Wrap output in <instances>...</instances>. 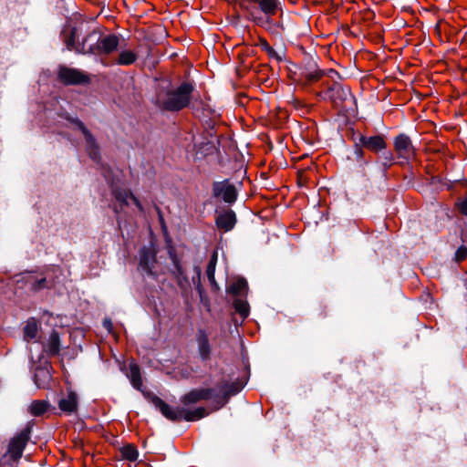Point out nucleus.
I'll return each mask as SVG.
<instances>
[{
	"label": "nucleus",
	"mask_w": 467,
	"mask_h": 467,
	"mask_svg": "<svg viewBox=\"0 0 467 467\" xmlns=\"http://www.w3.org/2000/svg\"><path fill=\"white\" fill-rule=\"evenodd\" d=\"M238 192L235 186L229 180L213 182L211 186V202H223L231 205L237 200Z\"/></svg>",
	"instance_id": "nucleus-7"
},
{
	"label": "nucleus",
	"mask_w": 467,
	"mask_h": 467,
	"mask_svg": "<svg viewBox=\"0 0 467 467\" xmlns=\"http://www.w3.org/2000/svg\"><path fill=\"white\" fill-rule=\"evenodd\" d=\"M227 292L234 296H246L248 292V284L245 278L238 277L227 287Z\"/></svg>",
	"instance_id": "nucleus-19"
},
{
	"label": "nucleus",
	"mask_w": 467,
	"mask_h": 467,
	"mask_svg": "<svg viewBox=\"0 0 467 467\" xmlns=\"http://www.w3.org/2000/svg\"><path fill=\"white\" fill-rule=\"evenodd\" d=\"M323 75V72L317 68H308L302 72V78L306 83H312L318 80Z\"/></svg>",
	"instance_id": "nucleus-27"
},
{
	"label": "nucleus",
	"mask_w": 467,
	"mask_h": 467,
	"mask_svg": "<svg viewBox=\"0 0 467 467\" xmlns=\"http://www.w3.org/2000/svg\"><path fill=\"white\" fill-rule=\"evenodd\" d=\"M38 377H43V378H48L49 375H48V371L46 370V369H43V368H39L36 370V375H35V382L36 384L38 386V387H42V384H40L38 382Z\"/></svg>",
	"instance_id": "nucleus-31"
},
{
	"label": "nucleus",
	"mask_w": 467,
	"mask_h": 467,
	"mask_svg": "<svg viewBox=\"0 0 467 467\" xmlns=\"http://www.w3.org/2000/svg\"><path fill=\"white\" fill-rule=\"evenodd\" d=\"M45 283H46V278H41L40 280L36 282V284L34 285V288L35 289H40V288L44 287V284Z\"/></svg>",
	"instance_id": "nucleus-36"
},
{
	"label": "nucleus",
	"mask_w": 467,
	"mask_h": 467,
	"mask_svg": "<svg viewBox=\"0 0 467 467\" xmlns=\"http://www.w3.org/2000/svg\"><path fill=\"white\" fill-rule=\"evenodd\" d=\"M49 407V403L46 400H34L28 407L29 412L33 416H40L44 414Z\"/></svg>",
	"instance_id": "nucleus-23"
},
{
	"label": "nucleus",
	"mask_w": 467,
	"mask_h": 467,
	"mask_svg": "<svg viewBox=\"0 0 467 467\" xmlns=\"http://www.w3.org/2000/svg\"><path fill=\"white\" fill-rule=\"evenodd\" d=\"M211 386L206 388V416L224 407L230 398L238 394L244 388L242 381L233 380L221 370L211 371Z\"/></svg>",
	"instance_id": "nucleus-3"
},
{
	"label": "nucleus",
	"mask_w": 467,
	"mask_h": 467,
	"mask_svg": "<svg viewBox=\"0 0 467 467\" xmlns=\"http://www.w3.org/2000/svg\"><path fill=\"white\" fill-rule=\"evenodd\" d=\"M119 44V36L114 34L100 36L99 46L93 49V55H109L118 48Z\"/></svg>",
	"instance_id": "nucleus-12"
},
{
	"label": "nucleus",
	"mask_w": 467,
	"mask_h": 467,
	"mask_svg": "<svg viewBox=\"0 0 467 467\" xmlns=\"http://www.w3.org/2000/svg\"><path fill=\"white\" fill-rule=\"evenodd\" d=\"M60 350V339L58 333L53 331L48 337L47 343L46 345V351L49 355H57Z\"/></svg>",
	"instance_id": "nucleus-22"
},
{
	"label": "nucleus",
	"mask_w": 467,
	"mask_h": 467,
	"mask_svg": "<svg viewBox=\"0 0 467 467\" xmlns=\"http://www.w3.org/2000/svg\"><path fill=\"white\" fill-rule=\"evenodd\" d=\"M210 100L206 97V101ZM225 126L222 122L221 113L216 109H211L206 103V164L216 171L222 172L229 162L227 152L228 139L224 136Z\"/></svg>",
	"instance_id": "nucleus-1"
},
{
	"label": "nucleus",
	"mask_w": 467,
	"mask_h": 467,
	"mask_svg": "<svg viewBox=\"0 0 467 467\" xmlns=\"http://www.w3.org/2000/svg\"><path fill=\"white\" fill-rule=\"evenodd\" d=\"M169 253H170V255H171V259H172V262H173L174 265L176 266L177 270H178L179 272H181V268H180L179 264H178V262H177V258H176V256L172 254V251H171V250H170V252H169Z\"/></svg>",
	"instance_id": "nucleus-37"
},
{
	"label": "nucleus",
	"mask_w": 467,
	"mask_h": 467,
	"mask_svg": "<svg viewBox=\"0 0 467 467\" xmlns=\"http://www.w3.org/2000/svg\"><path fill=\"white\" fill-rule=\"evenodd\" d=\"M262 46H263V48L266 51V47H267V46H270V45L267 43V41H266V40H264V41L262 42Z\"/></svg>",
	"instance_id": "nucleus-39"
},
{
	"label": "nucleus",
	"mask_w": 467,
	"mask_h": 467,
	"mask_svg": "<svg viewBox=\"0 0 467 467\" xmlns=\"http://www.w3.org/2000/svg\"><path fill=\"white\" fill-rule=\"evenodd\" d=\"M213 60L214 64H217V60L214 56H213Z\"/></svg>",
	"instance_id": "nucleus-40"
},
{
	"label": "nucleus",
	"mask_w": 467,
	"mask_h": 467,
	"mask_svg": "<svg viewBox=\"0 0 467 467\" xmlns=\"http://www.w3.org/2000/svg\"><path fill=\"white\" fill-rule=\"evenodd\" d=\"M389 160H391V159H392V154H391V153H389Z\"/></svg>",
	"instance_id": "nucleus-41"
},
{
	"label": "nucleus",
	"mask_w": 467,
	"mask_h": 467,
	"mask_svg": "<svg viewBox=\"0 0 467 467\" xmlns=\"http://www.w3.org/2000/svg\"><path fill=\"white\" fill-rule=\"evenodd\" d=\"M30 439V428L26 427L15 435L8 445L6 452L0 460L1 467H14L22 457L24 449Z\"/></svg>",
	"instance_id": "nucleus-6"
},
{
	"label": "nucleus",
	"mask_w": 467,
	"mask_h": 467,
	"mask_svg": "<svg viewBox=\"0 0 467 467\" xmlns=\"http://www.w3.org/2000/svg\"><path fill=\"white\" fill-rule=\"evenodd\" d=\"M234 307L235 311L241 316L242 319H245L249 315V305L246 300L243 298H236L234 300Z\"/></svg>",
	"instance_id": "nucleus-25"
},
{
	"label": "nucleus",
	"mask_w": 467,
	"mask_h": 467,
	"mask_svg": "<svg viewBox=\"0 0 467 467\" xmlns=\"http://www.w3.org/2000/svg\"><path fill=\"white\" fill-rule=\"evenodd\" d=\"M204 389H193L181 398L182 407L172 408L160 398L153 399V404L170 420L196 421L204 417Z\"/></svg>",
	"instance_id": "nucleus-2"
},
{
	"label": "nucleus",
	"mask_w": 467,
	"mask_h": 467,
	"mask_svg": "<svg viewBox=\"0 0 467 467\" xmlns=\"http://www.w3.org/2000/svg\"><path fill=\"white\" fill-rule=\"evenodd\" d=\"M361 145L359 144V141L356 144V148H355V155H356V158L357 160H361L363 157H364V151L363 150L361 149Z\"/></svg>",
	"instance_id": "nucleus-33"
},
{
	"label": "nucleus",
	"mask_w": 467,
	"mask_h": 467,
	"mask_svg": "<svg viewBox=\"0 0 467 467\" xmlns=\"http://www.w3.org/2000/svg\"><path fill=\"white\" fill-rule=\"evenodd\" d=\"M103 327L109 331V332H111L112 329H113V324L111 322V320L109 319H105L103 321Z\"/></svg>",
	"instance_id": "nucleus-35"
},
{
	"label": "nucleus",
	"mask_w": 467,
	"mask_h": 467,
	"mask_svg": "<svg viewBox=\"0 0 467 467\" xmlns=\"http://www.w3.org/2000/svg\"><path fill=\"white\" fill-rule=\"evenodd\" d=\"M120 452L122 458L130 462L136 461L139 456L137 449L130 444L123 446L120 450Z\"/></svg>",
	"instance_id": "nucleus-28"
},
{
	"label": "nucleus",
	"mask_w": 467,
	"mask_h": 467,
	"mask_svg": "<svg viewBox=\"0 0 467 467\" xmlns=\"http://www.w3.org/2000/svg\"><path fill=\"white\" fill-rule=\"evenodd\" d=\"M85 26V24L81 23L79 26L70 30L68 36L66 38V45L68 50H74L82 54H93V49L99 46L100 35L93 30L79 42V33L83 32Z\"/></svg>",
	"instance_id": "nucleus-5"
},
{
	"label": "nucleus",
	"mask_w": 467,
	"mask_h": 467,
	"mask_svg": "<svg viewBox=\"0 0 467 467\" xmlns=\"http://www.w3.org/2000/svg\"><path fill=\"white\" fill-rule=\"evenodd\" d=\"M192 90L193 86L192 84L182 83L174 90L160 93L157 97V102L168 110H180L188 105Z\"/></svg>",
	"instance_id": "nucleus-4"
},
{
	"label": "nucleus",
	"mask_w": 467,
	"mask_h": 467,
	"mask_svg": "<svg viewBox=\"0 0 467 467\" xmlns=\"http://www.w3.org/2000/svg\"><path fill=\"white\" fill-rule=\"evenodd\" d=\"M137 59V55L131 50H123L119 53L117 63L122 66L133 64Z\"/></svg>",
	"instance_id": "nucleus-24"
},
{
	"label": "nucleus",
	"mask_w": 467,
	"mask_h": 467,
	"mask_svg": "<svg viewBox=\"0 0 467 467\" xmlns=\"http://www.w3.org/2000/svg\"><path fill=\"white\" fill-rule=\"evenodd\" d=\"M456 207L462 215L467 216V195L456 202Z\"/></svg>",
	"instance_id": "nucleus-30"
},
{
	"label": "nucleus",
	"mask_w": 467,
	"mask_h": 467,
	"mask_svg": "<svg viewBox=\"0 0 467 467\" xmlns=\"http://www.w3.org/2000/svg\"><path fill=\"white\" fill-rule=\"evenodd\" d=\"M199 347H200V352H201V354H202V352L204 351V343L200 341Z\"/></svg>",
	"instance_id": "nucleus-38"
},
{
	"label": "nucleus",
	"mask_w": 467,
	"mask_h": 467,
	"mask_svg": "<svg viewBox=\"0 0 467 467\" xmlns=\"http://www.w3.org/2000/svg\"><path fill=\"white\" fill-rule=\"evenodd\" d=\"M156 264V255L154 251L150 247H143L140 251L139 269L146 275L154 274L153 268Z\"/></svg>",
	"instance_id": "nucleus-13"
},
{
	"label": "nucleus",
	"mask_w": 467,
	"mask_h": 467,
	"mask_svg": "<svg viewBox=\"0 0 467 467\" xmlns=\"http://www.w3.org/2000/svg\"><path fill=\"white\" fill-rule=\"evenodd\" d=\"M266 53L268 54V56L270 57L275 58L277 60L281 59L280 56L277 54V52L271 46H267L266 47Z\"/></svg>",
	"instance_id": "nucleus-32"
},
{
	"label": "nucleus",
	"mask_w": 467,
	"mask_h": 467,
	"mask_svg": "<svg viewBox=\"0 0 467 467\" xmlns=\"http://www.w3.org/2000/svg\"><path fill=\"white\" fill-rule=\"evenodd\" d=\"M37 335V325L36 322H27L24 328V337L26 340H31L36 337Z\"/></svg>",
	"instance_id": "nucleus-29"
},
{
	"label": "nucleus",
	"mask_w": 467,
	"mask_h": 467,
	"mask_svg": "<svg viewBox=\"0 0 467 467\" xmlns=\"http://www.w3.org/2000/svg\"><path fill=\"white\" fill-rule=\"evenodd\" d=\"M78 406V394L69 389L67 394L63 396L58 401V408L66 414H72L77 412Z\"/></svg>",
	"instance_id": "nucleus-15"
},
{
	"label": "nucleus",
	"mask_w": 467,
	"mask_h": 467,
	"mask_svg": "<svg viewBox=\"0 0 467 467\" xmlns=\"http://www.w3.org/2000/svg\"><path fill=\"white\" fill-rule=\"evenodd\" d=\"M70 122L73 123L74 125H76V127L81 130V132L83 133L84 137H85V140H86V143L88 147V152H89V155L95 159L97 158V155H98V147L96 145V141H95V139L93 138V136L91 135V133L88 131V130L86 128V126L84 125V123L82 121H80L78 119L75 118V119H69Z\"/></svg>",
	"instance_id": "nucleus-17"
},
{
	"label": "nucleus",
	"mask_w": 467,
	"mask_h": 467,
	"mask_svg": "<svg viewBox=\"0 0 467 467\" xmlns=\"http://www.w3.org/2000/svg\"><path fill=\"white\" fill-rule=\"evenodd\" d=\"M130 378L134 388L140 389L141 386V378L140 368L137 364L131 363L130 366Z\"/></svg>",
	"instance_id": "nucleus-26"
},
{
	"label": "nucleus",
	"mask_w": 467,
	"mask_h": 467,
	"mask_svg": "<svg viewBox=\"0 0 467 467\" xmlns=\"http://www.w3.org/2000/svg\"><path fill=\"white\" fill-rule=\"evenodd\" d=\"M325 96L337 107L342 106L343 103L354 99L350 88L338 82H334L325 92Z\"/></svg>",
	"instance_id": "nucleus-9"
},
{
	"label": "nucleus",
	"mask_w": 467,
	"mask_h": 467,
	"mask_svg": "<svg viewBox=\"0 0 467 467\" xmlns=\"http://www.w3.org/2000/svg\"><path fill=\"white\" fill-rule=\"evenodd\" d=\"M112 193L119 203L120 211H123L126 206H129L130 202H132L140 211H142L140 202L129 190L115 188Z\"/></svg>",
	"instance_id": "nucleus-14"
},
{
	"label": "nucleus",
	"mask_w": 467,
	"mask_h": 467,
	"mask_svg": "<svg viewBox=\"0 0 467 467\" xmlns=\"http://www.w3.org/2000/svg\"><path fill=\"white\" fill-rule=\"evenodd\" d=\"M258 10L266 17H271L276 14L278 8L277 0H257Z\"/></svg>",
	"instance_id": "nucleus-21"
},
{
	"label": "nucleus",
	"mask_w": 467,
	"mask_h": 467,
	"mask_svg": "<svg viewBox=\"0 0 467 467\" xmlns=\"http://www.w3.org/2000/svg\"><path fill=\"white\" fill-rule=\"evenodd\" d=\"M466 254H467V250L466 249L460 248V249L457 250L456 257H457L458 260H462L466 256Z\"/></svg>",
	"instance_id": "nucleus-34"
},
{
	"label": "nucleus",
	"mask_w": 467,
	"mask_h": 467,
	"mask_svg": "<svg viewBox=\"0 0 467 467\" xmlns=\"http://www.w3.org/2000/svg\"><path fill=\"white\" fill-rule=\"evenodd\" d=\"M217 252L214 251L209 260L208 265L206 266V277L208 278V281L212 286V290L214 292L220 290V286L214 279V270L217 263Z\"/></svg>",
	"instance_id": "nucleus-20"
},
{
	"label": "nucleus",
	"mask_w": 467,
	"mask_h": 467,
	"mask_svg": "<svg viewBox=\"0 0 467 467\" xmlns=\"http://www.w3.org/2000/svg\"><path fill=\"white\" fill-rule=\"evenodd\" d=\"M359 144L373 151V152H379L382 150H384L387 146L386 141L381 135H375V136H365L360 135L359 136Z\"/></svg>",
	"instance_id": "nucleus-16"
},
{
	"label": "nucleus",
	"mask_w": 467,
	"mask_h": 467,
	"mask_svg": "<svg viewBox=\"0 0 467 467\" xmlns=\"http://www.w3.org/2000/svg\"><path fill=\"white\" fill-rule=\"evenodd\" d=\"M394 150L400 158L410 160L415 156V148L406 134H400L394 139Z\"/></svg>",
	"instance_id": "nucleus-10"
},
{
	"label": "nucleus",
	"mask_w": 467,
	"mask_h": 467,
	"mask_svg": "<svg viewBox=\"0 0 467 467\" xmlns=\"http://www.w3.org/2000/svg\"><path fill=\"white\" fill-rule=\"evenodd\" d=\"M214 223L220 232L228 233L237 223L236 214L228 206L217 205L214 210Z\"/></svg>",
	"instance_id": "nucleus-8"
},
{
	"label": "nucleus",
	"mask_w": 467,
	"mask_h": 467,
	"mask_svg": "<svg viewBox=\"0 0 467 467\" xmlns=\"http://www.w3.org/2000/svg\"><path fill=\"white\" fill-rule=\"evenodd\" d=\"M240 7L244 10L250 19L258 25L264 23V17L258 10L257 0H239Z\"/></svg>",
	"instance_id": "nucleus-18"
},
{
	"label": "nucleus",
	"mask_w": 467,
	"mask_h": 467,
	"mask_svg": "<svg viewBox=\"0 0 467 467\" xmlns=\"http://www.w3.org/2000/svg\"><path fill=\"white\" fill-rule=\"evenodd\" d=\"M59 79L67 85L87 83L88 77L83 72L66 67H61L58 71Z\"/></svg>",
	"instance_id": "nucleus-11"
}]
</instances>
